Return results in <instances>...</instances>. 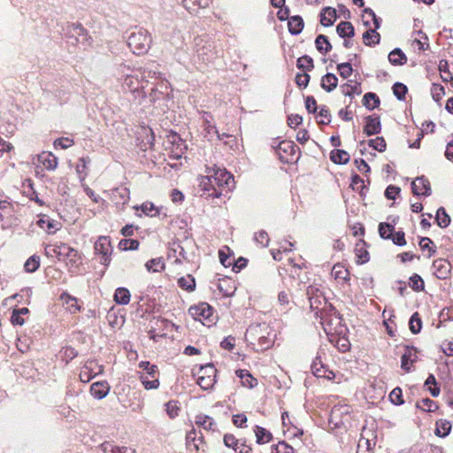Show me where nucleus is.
Masks as SVG:
<instances>
[{
  "mask_svg": "<svg viewBox=\"0 0 453 453\" xmlns=\"http://www.w3.org/2000/svg\"><path fill=\"white\" fill-rule=\"evenodd\" d=\"M246 336L252 340H257L260 350H265L273 344L275 334H271L267 324L261 323L250 325L246 331Z\"/></svg>",
  "mask_w": 453,
  "mask_h": 453,
  "instance_id": "obj_1",
  "label": "nucleus"
},
{
  "mask_svg": "<svg viewBox=\"0 0 453 453\" xmlns=\"http://www.w3.org/2000/svg\"><path fill=\"white\" fill-rule=\"evenodd\" d=\"M159 386V371L157 366L143 361V388L156 389Z\"/></svg>",
  "mask_w": 453,
  "mask_h": 453,
  "instance_id": "obj_2",
  "label": "nucleus"
},
{
  "mask_svg": "<svg viewBox=\"0 0 453 453\" xmlns=\"http://www.w3.org/2000/svg\"><path fill=\"white\" fill-rule=\"evenodd\" d=\"M212 178L216 188L221 192L225 189L226 191L231 190L234 186V180L233 175L226 169L218 168L215 170L213 175H210Z\"/></svg>",
  "mask_w": 453,
  "mask_h": 453,
  "instance_id": "obj_3",
  "label": "nucleus"
},
{
  "mask_svg": "<svg viewBox=\"0 0 453 453\" xmlns=\"http://www.w3.org/2000/svg\"><path fill=\"white\" fill-rule=\"evenodd\" d=\"M188 313L195 320L203 324L213 320V308L207 303H200L197 305L191 306Z\"/></svg>",
  "mask_w": 453,
  "mask_h": 453,
  "instance_id": "obj_4",
  "label": "nucleus"
},
{
  "mask_svg": "<svg viewBox=\"0 0 453 453\" xmlns=\"http://www.w3.org/2000/svg\"><path fill=\"white\" fill-rule=\"evenodd\" d=\"M95 253L101 256L100 263L108 266L111 262V255L112 253V247L111 241L106 236H101L95 242Z\"/></svg>",
  "mask_w": 453,
  "mask_h": 453,
  "instance_id": "obj_5",
  "label": "nucleus"
},
{
  "mask_svg": "<svg viewBox=\"0 0 453 453\" xmlns=\"http://www.w3.org/2000/svg\"><path fill=\"white\" fill-rule=\"evenodd\" d=\"M217 370L212 365H206L200 368L197 384L204 390L210 389L216 382Z\"/></svg>",
  "mask_w": 453,
  "mask_h": 453,
  "instance_id": "obj_6",
  "label": "nucleus"
},
{
  "mask_svg": "<svg viewBox=\"0 0 453 453\" xmlns=\"http://www.w3.org/2000/svg\"><path fill=\"white\" fill-rule=\"evenodd\" d=\"M199 192L200 196L202 197H220L222 196V192L219 190L211 177L210 176H202L199 181Z\"/></svg>",
  "mask_w": 453,
  "mask_h": 453,
  "instance_id": "obj_7",
  "label": "nucleus"
},
{
  "mask_svg": "<svg viewBox=\"0 0 453 453\" xmlns=\"http://www.w3.org/2000/svg\"><path fill=\"white\" fill-rule=\"evenodd\" d=\"M67 34L70 37H75L77 42L85 43L90 36L81 23H73L67 27Z\"/></svg>",
  "mask_w": 453,
  "mask_h": 453,
  "instance_id": "obj_8",
  "label": "nucleus"
},
{
  "mask_svg": "<svg viewBox=\"0 0 453 453\" xmlns=\"http://www.w3.org/2000/svg\"><path fill=\"white\" fill-rule=\"evenodd\" d=\"M127 45L129 50L136 56H140L142 54V31L141 29L138 32H131L128 34L127 32Z\"/></svg>",
  "mask_w": 453,
  "mask_h": 453,
  "instance_id": "obj_9",
  "label": "nucleus"
},
{
  "mask_svg": "<svg viewBox=\"0 0 453 453\" xmlns=\"http://www.w3.org/2000/svg\"><path fill=\"white\" fill-rule=\"evenodd\" d=\"M364 133L367 136L378 134L381 131L380 117L370 115L365 119Z\"/></svg>",
  "mask_w": 453,
  "mask_h": 453,
  "instance_id": "obj_10",
  "label": "nucleus"
},
{
  "mask_svg": "<svg viewBox=\"0 0 453 453\" xmlns=\"http://www.w3.org/2000/svg\"><path fill=\"white\" fill-rule=\"evenodd\" d=\"M412 192L416 196H428L431 194V188L429 181L422 177H418L411 183Z\"/></svg>",
  "mask_w": 453,
  "mask_h": 453,
  "instance_id": "obj_11",
  "label": "nucleus"
},
{
  "mask_svg": "<svg viewBox=\"0 0 453 453\" xmlns=\"http://www.w3.org/2000/svg\"><path fill=\"white\" fill-rule=\"evenodd\" d=\"M110 391V386L107 381H97L94 382L90 386V394L94 398L103 399Z\"/></svg>",
  "mask_w": 453,
  "mask_h": 453,
  "instance_id": "obj_12",
  "label": "nucleus"
},
{
  "mask_svg": "<svg viewBox=\"0 0 453 453\" xmlns=\"http://www.w3.org/2000/svg\"><path fill=\"white\" fill-rule=\"evenodd\" d=\"M38 161L50 171L55 170L58 166V158L51 152L43 151L39 154Z\"/></svg>",
  "mask_w": 453,
  "mask_h": 453,
  "instance_id": "obj_13",
  "label": "nucleus"
},
{
  "mask_svg": "<svg viewBox=\"0 0 453 453\" xmlns=\"http://www.w3.org/2000/svg\"><path fill=\"white\" fill-rule=\"evenodd\" d=\"M104 453H135V450L127 447H119L111 441H104L100 445Z\"/></svg>",
  "mask_w": 453,
  "mask_h": 453,
  "instance_id": "obj_14",
  "label": "nucleus"
},
{
  "mask_svg": "<svg viewBox=\"0 0 453 453\" xmlns=\"http://www.w3.org/2000/svg\"><path fill=\"white\" fill-rule=\"evenodd\" d=\"M336 19V11L332 7H326L320 14V23L325 27H330Z\"/></svg>",
  "mask_w": 453,
  "mask_h": 453,
  "instance_id": "obj_15",
  "label": "nucleus"
},
{
  "mask_svg": "<svg viewBox=\"0 0 453 453\" xmlns=\"http://www.w3.org/2000/svg\"><path fill=\"white\" fill-rule=\"evenodd\" d=\"M145 268L149 273H161L165 268L163 257L152 258L146 262Z\"/></svg>",
  "mask_w": 453,
  "mask_h": 453,
  "instance_id": "obj_16",
  "label": "nucleus"
},
{
  "mask_svg": "<svg viewBox=\"0 0 453 453\" xmlns=\"http://www.w3.org/2000/svg\"><path fill=\"white\" fill-rule=\"evenodd\" d=\"M438 278H446L450 272V265L443 259H437L433 264Z\"/></svg>",
  "mask_w": 453,
  "mask_h": 453,
  "instance_id": "obj_17",
  "label": "nucleus"
},
{
  "mask_svg": "<svg viewBox=\"0 0 453 453\" xmlns=\"http://www.w3.org/2000/svg\"><path fill=\"white\" fill-rule=\"evenodd\" d=\"M338 84V79L334 73H326L321 79V87L327 92L333 91Z\"/></svg>",
  "mask_w": 453,
  "mask_h": 453,
  "instance_id": "obj_18",
  "label": "nucleus"
},
{
  "mask_svg": "<svg viewBox=\"0 0 453 453\" xmlns=\"http://www.w3.org/2000/svg\"><path fill=\"white\" fill-rule=\"evenodd\" d=\"M37 225L46 230L48 233H55L59 229V223L56 220L50 219V218H41L37 221Z\"/></svg>",
  "mask_w": 453,
  "mask_h": 453,
  "instance_id": "obj_19",
  "label": "nucleus"
},
{
  "mask_svg": "<svg viewBox=\"0 0 453 453\" xmlns=\"http://www.w3.org/2000/svg\"><path fill=\"white\" fill-rule=\"evenodd\" d=\"M388 61L394 65H403L407 62V58L405 54L397 48L388 54Z\"/></svg>",
  "mask_w": 453,
  "mask_h": 453,
  "instance_id": "obj_20",
  "label": "nucleus"
},
{
  "mask_svg": "<svg viewBox=\"0 0 453 453\" xmlns=\"http://www.w3.org/2000/svg\"><path fill=\"white\" fill-rule=\"evenodd\" d=\"M288 25L289 33L292 35H298L303 29V20L298 15L291 17Z\"/></svg>",
  "mask_w": 453,
  "mask_h": 453,
  "instance_id": "obj_21",
  "label": "nucleus"
},
{
  "mask_svg": "<svg viewBox=\"0 0 453 453\" xmlns=\"http://www.w3.org/2000/svg\"><path fill=\"white\" fill-rule=\"evenodd\" d=\"M434 434L439 437H446L451 430V423L447 419H440L435 424Z\"/></svg>",
  "mask_w": 453,
  "mask_h": 453,
  "instance_id": "obj_22",
  "label": "nucleus"
},
{
  "mask_svg": "<svg viewBox=\"0 0 453 453\" xmlns=\"http://www.w3.org/2000/svg\"><path fill=\"white\" fill-rule=\"evenodd\" d=\"M196 424L208 431H213L215 428V422L213 418L203 414H199L196 417Z\"/></svg>",
  "mask_w": 453,
  "mask_h": 453,
  "instance_id": "obj_23",
  "label": "nucleus"
},
{
  "mask_svg": "<svg viewBox=\"0 0 453 453\" xmlns=\"http://www.w3.org/2000/svg\"><path fill=\"white\" fill-rule=\"evenodd\" d=\"M337 33L341 37H352L354 35V27L349 21H342L336 27Z\"/></svg>",
  "mask_w": 453,
  "mask_h": 453,
  "instance_id": "obj_24",
  "label": "nucleus"
},
{
  "mask_svg": "<svg viewBox=\"0 0 453 453\" xmlns=\"http://www.w3.org/2000/svg\"><path fill=\"white\" fill-rule=\"evenodd\" d=\"M349 157V153L342 150H334L330 153V159L335 164H346Z\"/></svg>",
  "mask_w": 453,
  "mask_h": 453,
  "instance_id": "obj_25",
  "label": "nucleus"
},
{
  "mask_svg": "<svg viewBox=\"0 0 453 453\" xmlns=\"http://www.w3.org/2000/svg\"><path fill=\"white\" fill-rule=\"evenodd\" d=\"M315 44H316L317 50L322 54H326V53L329 52L332 49V46H331L327 37L324 35H319L317 36V38L315 40Z\"/></svg>",
  "mask_w": 453,
  "mask_h": 453,
  "instance_id": "obj_26",
  "label": "nucleus"
},
{
  "mask_svg": "<svg viewBox=\"0 0 453 453\" xmlns=\"http://www.w3.org/2000/svg\"><path fill=\"white\" fill-rule=\"evenodd\" d=\"M238 377H240L242 384L247 388H253L257 385V380L246 370H238L236 372Z\"/></svg>",
  "mask_w": 453,
  "mask_h": 453,
  "instance_id": "obj_27",
  "label": "nucleus"
},
{
  "mask_svg": "<svg viewBox=\"0 0 453 453\" xmlns=\"http://www.w3.org/2000/svg\"><path fill=\"white\" fill-rule=\"evenodd\" d=\"M114 301L118 304H127L130 301V293L126 288H118L114 294Z\"/></svg>",
  "mask_w": 453,
  "mask_h": 453,
  "instance_id": "obj_28",
  "label": "nucleus"
},
{
  "mask_svg": "<svg viewBox=\"0 0 453 453\" xmlns=\"http://www.w3.org/2000/svg\"><path fill=\"white\" fill-rule=\"evenodd\" d=\"M380 34L375 29H368L363 35L364 43L368 46L375 45L380 42Z\"/></svg>",
  "mask_w": 453,
  "mask_h": 453,
  "instance_id": "obj_29",
  "label": "nucleus"
},
{
  "mask_svg": "<svg viewBox=\"0 0 453 453\" xmlns=\"http://www.w3.org/2000/svg\"><path fill=\"white\" fill-rule=\"evenodd\" d=\"M363 104L367 109L373 110L379 106L380 98L375 93L368 92L363 97Z\"/></svg>",
  "mask_w": 453,
  "mask_h": 453,
  "instance_id": "obj_30",
  "label": "nucleus"
},
{
  "mask_svg": "<svg viewBox=\"0 0 453 453\" xmlns=\"http://www.w3.org/2000/svg\"><path fill=\"white\" fill-rule=\"evenodd\" d=\"M255 434H256L257 442L258 444L267 443L273 438V435L269 431H267L266 429H265L264 427H261L259 426H256Z\"/></svg>",
  "mask_w": 453,
  "mask_h": 453,
  "instance_id": "obj_31",
  "label": "nucleus"
},
{
  "mask_svg": "<svg viewBox=\"0 0 453 453\" xmlns=\"http://www.w3.org/2000/svg\"><path fill=\"white\" fill-rule=\"evenodd\" d=\"M124 86L127 87L131 92L135 93L142 88V81L137 76L127 75L125 79Z\"/></svg>",
  "mask_w": 453,
  "mask_h": 453,
  "instance_id": "obj_32",
  "label": "nucleus"
},
{
  "mask_svg": "<svg viewBox=\"0 0 453 453\" xmlns=\"http://www.w3.org/2000/svg\"><path fill=\"white\" fill-rule=\"evenodd\" d=\"M40 257L33 255L27 258L24 264V269L27 273H35L40 267Z\"/></svg>",
  "mask_w": 453,
  "mask_h": 453,
  "instance_id": "obj_33",
  "label": "nucleus"
},
{
  "mask_svg": "<svg viewBox=\"0 0 453 453\" xmlns=\"http://www.w3.org/2000/svg\"><path fill=\"white\" fill-rule=\"evenodd\" d=\"M179 287L187 291H193L196 287L195 279L191 275L181 277L178 280Z\"/></svg>",
  "mask_w": 453,
  "mask_h": 453,
  "instance_id": "obj_34",
  "label": "nucleus"
},
{
  "mask_svg": "<svg viewBox=\"0 0 453 453\" xmlns=\"http://www.w3.org/2000/svg\"><path fill=\"white\" fill-rule=\"evenodd\" d=\"M311 369L314 376L318 378L325 377V374H323L324 371L327 370L324 367L320 357H316L311 365Z\"/></svg>",
  "mask_w": 453,
  "mask_h": 453,
  "instance_id": "obj_35",
  "label": "nucleus"
},
{
  "mask_svg": "<svg viewBox=\"0 0 453 453\" xmlns=\"http://www.w3.org/2000/svg\"><path fill=\"white\" fill-rule=\"evenodd\" d=\"M436 221H437L438 226L442 228L447 227L449 225L450 218L446 213V211L443 207H440L437 210Z\"/></svg>",
  "mask_w": 453,
  "mask_h": 453,
  "instance_id": "obj_36",
  "label": "nucleus"
},
{
  "mask_svg": "<svg viewBox=\"0 0 453 453\" xmlns=\"http://www.w3.org/2000/svg\"><path fill=\"white\" fill-rule=\"evenodd\" d=\"M296 66L303 71H311L314 67L313 59L311 57L304 55L297 59Z\"/></svg>",
  "mask_w": 453,
  "mask_h": 453,
  "instance_id": "obj_37",
  "label": "nucleus"
},
{
  "mask_svg": "<svg viewBox=\"0 0 453 453\" xmlns=\"http://www.w3.org/2000/svg\"><path fill=\"white\" fill-rule=\"evenodd\" d=\"M70 253H73V248L64 242L57 245V249L54 250V254L58 259H61V257L65 258Z\"/></svg>",
  "mask_w": 453,
  "mask_h": 453,
  "instance_id": "obj_38",
  "label": "nucleus"
},
{
  "mask_svg": "<svg viewBox=\"0 0 453 453\" xmlns=\"http://www.w3.org/2000/svg\"><path fill=\"white\" fill-rule=\"evenodd\" d=\"M139 241L135 239H122L119 243V247L122 250H134L139 248Z\"/></svg>",
  "mask_w": 453,
  "mask_h": 453,
  "instance_id": "obj_39",
  "label": "nucleus"
},
{
  "mask_svg": "<svg viewBox=\"0 0 453 453\" xmlns=\"http://www.w3.org/2000/svg\"><path fill=\"white\" fill-rule=\"evenodd\" d=\"M332 275L335 279L339 280H348L349 279V272L344 268L341 264H336L334 265L332 269Z\"/></svg>",
  "mask_w": 453,
  "mask_h": 453,
  "instance_id": "obj_40",
  "label": "nucleus"
},
{
  "mask_svg": "<svg viewBox=\"0 0 453 453\" xmlns=\"http://www.w3.org/2000/svg\"><path fill=\"white\" fill-rule=\"evenodd\" d=\"M394 230L395 226L389 223H380L379 225V234L383 239H390Z\"/></svg>",
  "mask_w": 453,
  "mask_h": 453,
  "instance_id": "obj_41",
  "label": "nucleus"
},
{
  "mask_svg": "<svg viewBox=\"0 0 453 453\" xmlns=\"http://www.w3.org/2000/svg\"><path fill=\"white\" fill-rule=\"evenodd\" d=\"M417 407L428 412L434 411L438 408L435 402L429 398H424L420 402L417 403Z\"/></svg>",
  "mask_w": 453,
  "mask_h": 453,
  "instance_id": "obj_42",
  "label": "nucleus"
},
{
  "mask_svg": "<svg viewBox=\"0 0 453 453\" xmlns=\"http://www.w3.org/2000/svg\"><path fill=\"white\" fill-rule=\"evenodd\" d=\"M421 325H422V322H421V319H420L418 312L414 313L411 317L410 321H409L410 330L413 334H418L421 330Z\"/></svg>",
  "mask_w": 453,
  "mask_h": 453,
  "instance_id": "obj_43",
  "label": "nucleus"
},
{
  "mask_svg": "<svg viewBox=\"0 0 453 453\" xmlns=\"http://www.w3.org/2000/svg\"><path fill=\"white\" fill-rule=\"evenodd\" d=\"M425 385L428 387V390L434 397H436L440 394V388L436 387V380L433 374H430L426 380Z\"/></svg>",
  "mask_w": 453,
  "mask_h": 453,
  "instance_id": "obj_44",
  "label": "nucleus"
},
{
  "mask_svg": "<svg viewBox=\"0 0 453 453\" xmlns=\"http://www.w3.org/2000/svg\"><path fill=\"white\" fill-rule=\"evenodd\" d=\"M368 145L380 152H383L387 147L383 137H376L374 139L369 140Z\"/></svg>",
  "mask_w": 453,
  "mask_h": 453,
  "instance_id": "obj_45",
  "label": "nucleus"
},
{
  "mask_svg": "<svg viewBox=\"0 0 453 453\" xmlns=\"http://www.w3.org/2000/svg\"><path fill=\"white\" fill-rule=\"evenodd\" d=\"M143 214L150 217L160 216V209L156 207L152 203H143Z\"/></svg>",
  "mask_w": 453,
  "mask_h": 453,
  "instance_id": "obj_46",
  "label": "nucleus"
},
{
  "mask_svg": "<svg viewBox=\"0 0 453 453\" xmlns=\"http://www.w3.org/2000/svg\"><path fill=\"white\" fill-rule=\"evenodd\" d=\"M73 144H74L73 140L69 137L58 138L57 140L54 141V143H53V145L56 149L61 148L63 150H66V149L70 148L71 146H73Z\"/></svg>",
  "mask_w": 453,
  "mask_h": 453,
  "instance_id": "obj_47",
  "label": "nucleus"
},
{
  "mask_svg": "<svg viewBox=\"0 0 453 453\" xmlns=\"http://www.w3.org/2000/svg\"><path fill=\"white\" fill-rule=\"evenodd\" d=\"M445 90L444 88L440 85L434 83L431 88V95L434 101L438 102L441 99V97L444 96Z\"/></svg>",
  "mask_w": 453,
  "mask_h": 453,
  "instance_id": "obj_48",
  "label": "nucleus"
},
{
  "mask_svg": "<svg viewBox=\"0 0 453 453\" xmlns=\"http://www.w3.org/2000/svg\"><path fill=\"white\" fill-rule=\"evenodd\" d=\"M407 87L400 82H396L393 86V93L399 100H403L407 93Z\"/></svg>",
  "mask_w": 453,
  "mask_h": 453,
  "instance_id": "obj_49",
  "label": "nucleus"
},
{
  "mask_svg": "<svg viewBox=\"0 0 453 453\" xmlns=\"http://www.w3.org/2000/svg\"><path fill=\"white\" fill-rule=\"evenodd\" d=\"M319 117L321 118V119L318 121L319 124L327 125L331 121L330 111L325 105L319 107Z\"/></svg>",
  "mask_w": 453,
  "mask_h": 453,
  "instance_id": "obj_50",
  "label": "nucleus"
},
{
  "mask_svg": "<svg viewBox=\"0 0 453 453\" xmlns=\"http://www.w3.org/2000/svg\"><path fill=\"white\" fill-rule=\"evenodd\" d=\"M128 190L127 188H120V189H115L113 191V197L117 200V197L119 196L120 201H116V203H121L123 205L126 204V203L128 200Z\"/></svg>",
  "mask_w": 453,
  "mask_h": 453,
  "instance_id": "obj_51",
  "label": "nucleus"
},
{
  "mask_svg": "<svg viewBox=\"0 0 453 453\" xmlns=\"http://www.w3.org/2000/svg\"><path fill=\"white\" fill-rule=\"evenodd\" d=\"M340 75L346 79L352 74L353 69L349 63H342L337 65Z\"/></svg>",
  "mask_w": 453,
  "mask_h": 453,
  "instance_id": "obj_52",
  "label": "nucleus"
},
{
  "mask_svg": "<svg viewBox=\"0 0 453 453\" xmlns=\"http://www.w3.org/2000/svg\"><path fill=\"white\" fill-rule=\"evenodd\" d=\"M62 354L63 357L65 359V362L69 363L78 356V351L74 348L67 346L62 349Z\"/></svg>",
  "mask_w": 453,
  "mask_h": 453,
  "instance_id": "obj_53",
  "label": "nucleus"
},
{
  "mask_svg": "<svg viewBox=\"0 0 453 453\" xmlns=\"http://www.w3.org/2000/svg\"><path fill=\"white\" fill-rule=\"evenodd\" d=\"M319 291L318 288H316L313 286H309L307 288V296L311 303V307L313 308L314 304H317V303H319L318 298L319 297L316 293Z\"/></svg>",
  "mask_w": 453,
  "mask_h": 453,
  "instance_id": "obj_54",
  "label": "nucleus"
},
{
  "mask_svg": "<svg viewBox=\"0 0 453 453\" xmlns=\"http://www.w3.org/2000/svg\"><path fill=\"white\" fill-rule=\"evenodd\" d=\"M389 398L394 404H402L403 403V400L402 399V389L400 388H394L389 395Z\"/></svg>",
  "mask_w": 453,
  "mask_h": 453,
  "instance_id": "obj_55",
  "label": "nucleus"
},
{
  "mask_svg": "<svg viewBox=\"0 0 453 453\" xmlns=\"http://www.w3.org/2000/svg\"><path fill=\"white\" fill-rule=\"evenodd\" d=\"M410 286L414 289V290H421L423 289L424 288V281L422 280V278L418 275V274H414L413 276H411L410 278Z\"/></svg>",
  "mask_w": 453,
  "mask_h": 453,
  "instance_id": "obj_56",
  "label": "nucleus"
},
{
  "mask_svg": "<svg viewBox=\"0 0 453 453\" xmlns=\"http://www.w3.org/2000/svg\"><path fill=\"white\" fill-rule=\"evenodd\" d=\"M94 361H88L83 369L80 374V378H81V380L82 382H88L90 380H91V375H90V369H91V365L93 364Z\"/></svg>",
  "mask_w": 453,
  "mask_h": 453,
  "instance_id": "obj_57",
  "label": "nucleus"
},
{
  "mask_svg": "<svg viewBox=\"0 0 453 453\" xmlns=\"http://www.w3.org/2000/svg\"><path fill=\"white\" fill-rule=\"evenodd\" d=\"M254 240L262 247H266L269 243V237L265 231H259L255 234Z\"/></svg>",
  "mask_w": 453,
  "mask_h": 453,
  "instance_id": "obj_58",
  "label": "nucleus"
},
{
  "mask_svg": "<svg viewBox=\"0 0 453 453\" xmlns=\"http://www.w3.org/2000/svg\"><path fill=\"white\" fill-rule=\"evenodd\" d=\"M272 453H294V449L285 441H280L273 449Z\"/></svg>",
  "mask_w": 453,
  "mask_h": 453,
  "instance_id": "obj_59",
  "label": "nucleus"
},
{
  "mask_svg": "<svg viewBox=\"0 0 453 453\" xmlns=\"http://www.w3.org/2000/svg\"><path fill=\"white\" fill-rule=\"evenodd\" d=\"M393 242L395 244V245H398V246H404L406 244V241H405V234L403 231H398L396 233H392V235H391V238H390Z\"/></svg>",
  "mask_w": 453,
  "mask_h": 453,
  "instance_id": "obj_60",
  "label": "nucleus"
},
{
  "mask_svg": "<svg viewBox=\"0 0 453 453\" xmlns=\"http://www.w3.org/2000/svg\"><path fill=\"white\" fill-rule=\"evenodd\" d=\"M165 411L171 418L178 416L179 408L176 402L170 401L165 404Z\"/></svg>",
  "mask_w": 453,
  "mask_h": 453,
  "instance_id": "obj_61",
  "label": "nucleus"
},
{
  "mask_svg": "<svg viewBox=\"0 0 453 453\" xmlns=\"http://www.w3.org/2000/svg\"><path fill=\"white\" fill-rule=\"evenodd\" d=\"M224 444L228 447V448H232L234 450V448H236L239 444V441L240 440H237L234 435L231 434H226L224 435Z\"/></svg>",
  "mask_w": 453,
  "mask_h": 453,
  "instance_id": "obj_62",
  "label": "nucleus"
},
{
  "mask_svg": "<svg viewBox=\"0 0 453 453\" xmlns=\"http://www.w3.org/2000/svg\"><path fill=\"white\" fill-rule=\"evenodd\" d=\"M310 81V75L306 73H297L296 75V82L300 88H306Z\"/></svg>",
  "mask_w": 453,
  "mask_h": 453,
  "instance_id": "obj_63",
  "label": "nucleus"
},
{
  "mask_svg": "<svg viewBox=\"0 0 453 453\" xmlns=\"http://www.w3.org/2000/svg\"><path fill=\"white\" fill-rule=\"evenodd\" d=\"M361 92L362 91L359 84L353 86L346 85V89L343 90L344 95L349 97H354L355 95H360Z\"/></svg>",
  "mask_w": 453,
  "mask_h": 453,
  "instance_id": "obj_64",
  "label": "nucleus"
}]
</instances>
